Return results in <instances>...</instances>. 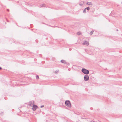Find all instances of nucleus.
Listing matches in <instances>:
<instances>
[{
    "mask_svg": "<svg viewBox=\"0 0 122 122\" xmlns=\"http://www.w3.org/2000/svg\"><path fill=\"white\" fill-rule=\"evenodd\" d=\"M82 72L84 74L87 75L89 73V71L85 68H83L81 69Z\"/></svg>",
    "mask_w": 122,
    "mask_h": 122,
    "instance_id": "1",
    "label": "nucleus"
},
{
    "mask_svg": "<svg viewBox=\"0 0 122 122\" xmlns=\"http://www.w3.org/2000/svg\"><path fill=\"white\" fill-rule=\"evenodd\" d=\"M65 104L66 105L69 107H71V105L70 102L69 100L66 101L65 102Z\"/></svg>",
    "mask_w": 122,
    "mask_h": 122,
    "instance_id": "2",
    "label": "nucleus"
},
{
    "mask_svg": "<svg viewBox=\"0 0 122 122\" xmlns=\"http://www.w3.org/2000/svg\"><path fill=\"white\" fill-rule=\"evenodd\" d=\"M89 78V77L88 75H85L84 77V80L85 81H88Z\"/></svg>",
    "mask_w": 122,
    "mask_h": 122,
    "instance_id": "3",
    "label": "nucleus"
},
{
    "mask_svg": "<svg viewBox=\"0 0 122 122\" xmlns=\"http://www.w3.org/2000/svg\"><path fill=\"white\" fill-rule=\"evenodd\" d=\"M34 101H31L29 102L28 105L29 106H32L34 105Z\"/></svg>",
    "mask_w": 122,
    "mask_h": 122,
    "instance_id": "4",
    "label": "nucleus"
},
{
    "mask_svg": "<svg viewBox=\"0 0 122 122\" xmlns=\"http://www.w3.org/2000/svg\"><path fill=\"white\" fill-rule=\"evenodd\" d=\"M32 109L34 111H35L37 107V106L36 105H34L33 106Z\"/></svg>",
    "mask_w": 122,
    "mask_h": 122,
    "instance_id": "5",
    "label": "nucleus"
},
{
    "mask_svg": "<svg viewBox=\"0 0 122 122\" xmlns=\"http://www.w3.org/2000/svg\"><path fill=\"white\" fill-rule=\"evenodd\" d=\"M83 45H85L86 46H88L89 45V43L87 41H85L83 43Z\"/></svg>",
    "mask_w": 122,
    "mask_h": 122,
    "instance_id": "6",
    "label": "nucleus"
},
{
    "mask_svg": "<svg viewBox=\"0 0 122 122\" xmlns=\"http://www.w3.org/2000/svg\"><path fill=\"white\" fill-rule=\"evenodd\" d=\"M61 62L62 63H64V64H66V61L65 60H61Z\"/></svg>",
    "mask_w": 122,
    "mask_h": 122,
    "instance_id": "7",
    "label": "nucleus"
},
{
    "mask_svg": "<svg viewBox=\"0 0 122 122\" xmlns=\"http://www.w3.org/2000/svg\"><path fill=\"white\" fill-rule=\"evenodd\" d=\"M84 2H81L79 4V5L81 6H82L84 4Z\"/></svg>",
    "mask_w": 122,
    "mask_h": 122,
    "instance_id": "8",
    "label": "nucleus"
},
{
    "mask_svg": "<svg viewBox=\"0 0 122 122\" xmlns=\"http://www.w3.org/2000/svg\"><path fill=\"white\" fill-rule=\"evenodd\" d=\"M86 4L87 5H92V2H87L86 3Z\"/></svg>",
    "mask_w": 122,
    "mask_h": 122,
    "instance_id": "9",
    "label": "nucleus"
},
{
    "mask_svg": "<svg viewBox=\"0 0 122 122\" xmlns=\"http://www.w3.org/2000/svg\"><path fill=\"white\" fill-rule=\"evenodd\" d=\"M46 7V6L45 5V4H41V5L40 7L41 8V7Z\"/></svg>",
    "mask_w": 122,
    "mask_h": 122,
    "instance_id": "10",
    "label": "nucleus"
},
{
    "mask_svg": "<svg viewBox=\"0 0 122 122\" xmlns=\"http://www.w3.org/2000/svg\"><path fill=\"white\" fill-rule=\"evenodd\" d=\"M93 31H91L90 33V35H92V34H93Z\"/></svg>",
    "mask_w": 122,
    "mask_h": 122,
    "instance_id": "11",
    "label": "nucleus"
},
{
    "mask_svg": "<svg viewBox=\"0 0 122 122\" xmlns=\"http://www.w3.org/2000/svg\"><path fill=\"white\" fill-rule=\"evenodd\" d=\"M36 78L37 80H38V79H39V77L37 75H36Z\"/></svg>",
    "mask_w": 122,
    "mask_h": 122,
    "instance_id": "12",
    "label": "nucleus"
},
{
    "mask_svg": "<svg viewBox=\"0 0 122 122\" xmlns=\"http://www.w3.org/2000/svg\"><path fill=\"white\" fill-rule=\"evenodd\" d=\"M86 9L85 8L84 10L83 11V12L84 13H86Z\"/></svg>",
    "mask_w": 122,
    "mask_h": 122,
    "instance_id": "13",
    "label": "nucleus"
},
{
    "mask_svg": "<svg viewBox=\"0 0 122 122\" xmlns=\"http://www.w3.org/2000/svg\"><path fill=\"white\" fill-rule=\"evenodd\" d=\"M87 10H90V7H87L86 8H85Z\"/></svg>",
    "mask_w": 122,
    "mask_h": 122,
    "instance_id": "14",
    "label": "nucleus"
},
{
    "mask_svg": "<svg viewBox=\"0 0 122 122\" xmlns=\"http://www.w3.org/2000/svg\"><path fill=\"white\" fill-rule=\"evenodd\" d=\"M59 71V70H56L55 71V73H58V72Z\"/></svg>",
    "mask_w": 122,
    "mask_h": 122,
    "instance_id": "15",
    "label": "nucleus"
},
{
    "mask_svg": "<svg viewBox=\"0 0 122 122\" xmlns=\"http://www.w3.org/2000/svg\"><path fill=\"white\" fill-rule=\"evenodd\" d=\"M80 32H78L77 33V34L78 35H80Z\"/></svg>",
    "mask_w": 122,
    "mask_h": 122,
    "instance_id": "16",
    "label": "nucleus"
},
{
    "mask_svg": "<svg viewBox=\"0 0 122 122\" xmlns=\"http://www.w3.org/2000/svg\"><path fill=\"white\" fill-rule=\"evenodd\" d=\"M44 107V105H42L40 107H41V108H42V107Z\"/></svg>",
    "mask_w": 122,
    "mask_h": 122,
    "instance_id": "17",
    "label": "nucleus"
},
{
    "mask_svg": "<svg viewBox=\"0 0 122 122\" xmlns=\"http://www.w3.org/2000/svg\"><path fill=\"white\" fill-rule=\"evenodd\" d=\"M7 11H9V9H7Z\"/></svg>",
    "mask_w": 122,
    "mask_h": 122,
    "instance_id": "18",
    "label": "nucleus"
},
{
    "mask_svg": "<svg viewBox=\"0 0 122 122\" xmlns=\"http://www.w3.org/2000/svg\"><path fill=\"white\" fill-rule=\"evenodd\" d=\"M2 69V68L1 67H0V70H1Z\"/></svg>",
    "mask_w": 122,
    "mask_h": 122,
    "instance_id": "19",
    "label": "nucleus"
},
{
    "mask_svg": "<svg viewBox=\"0 0 122 122\" xmlns=\"http://www.w3.org/2000/svg\"><path fill=\"white\" fill-rule=\"evenodd\" d=\"M91 122H94V121H92Z\"/></svg>",
    "mask_w": 122,
    "mask_h": 122,
    "instance_id": "20",
    "label": "nucleus"
},
{
    "mask_svg": "<svg viewBox=\"0 0 122 122\" xmlns=\"http://www.w3.org/2000/svg\"><path fill=\"white\" fill-rule=\"evenodd\" d=\"M81 118L82 119H84V118H83H83L81 117Z\"/></svg>",
    "mask_w": 122,
    "mask_h": 122,
    "instance_id": "21",
    "label": "nucleus"
},
{
    "mask_svg": "<svg viewBox=\"0 0 122 122\" xmlns=\"http://www.w3.org/2000/svg\"><path fill=\"white\" fill-rule=\"evenodd\" d=\"M81 118L82 119H84V118H83H83L81 117Z\"/></svg>",
    "mask_w": 122,
    "mask_h": 122,
    "instance_id": "22",
    "label": "nucleus"
},
{
    "mask_svg": "<svg viewBox=\"0 0 122 122\" xmlns=\"http://www.w3.org/2000/svg\"><path fill=\"white\" fill-rule=\"evenodd\" d=\"M117 30V31H118V29H117V30Z\"/></svg>",
    "mask_w": 122,
    "mask_h": 122,
    "instance_id": "23",
    "label": "nucleus"
},
{
    "mask_svg": "<svg viewBox=\"0 0 122 122\" xmlns=\"http://www.w3.org/2000/svg\"><path fill=\"white\" fill-rule=\"evenodd\" d=\"M121 3H122V2H121Z\"/></svg>",
    "mask_w": 122,
    "mask_h": 122,
    "instance_id": "24",
    "label": "nucleus"
},
{
    "mask_svg": "<svg viewBox=\"0 0 122 122\" xmlns=\"http://www.w3.org/2000/svg\"><path fill=\"white\" fill-rule=\"evenodd\" d=\"M49 25V26H50V25Z\"/></svg>",
    "mask_w": 122,
    "mask_h": 122,
    "instance_id": "25",
    "label": "nucleus"
}]
</instances>
